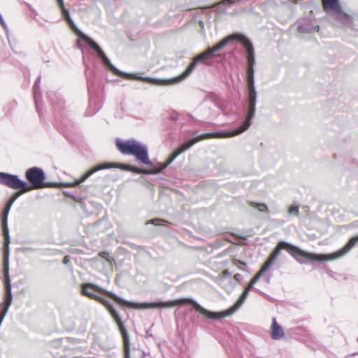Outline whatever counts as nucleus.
Returning a JSON list of instances; mask_svg holds the SVG:
<instances>
[{
  "mask_svg": "<svg viewBox=\"0 0 358 358\" xmlns=\"http://www.w3.org/2000/svg\"><path fill=\"white\" fill-rule=\"evenodd\" d=\"M357 242L358 236H353L349 239L347 243L341 250L329 255H324L308 252L286 241H281L278 242L275 248L273 250L264 265L266 268H269L279 256L281 250H287L300 264H306L308 261L321 262L334 260L348 254L356 245Z\"/></svg>",
  "mask_w": 358,
  "mask_h": 358,
  "instance_id": "f257e3e1",
  "label": "nucleus"
},
{
  "mask_svg": "<svg viewBox=\"0 0 358 358\" xmlns=\"http://www.w3.org/2000/svg\"><path fill=\"white\" fill-rule=\"evenodd\" d=\"M94 292L102 294L108 297H109L110 299L114 301L115 303H117L120 306H127L132 308H145L149 309L150 308H145L144 307L145 304L146 303H136L134 302H131L129 301H127L120 296H118L117 294L113 293L112 292L108 291L105 289L104 288H102L95 284L92 283H85L82 285V294L83 295L89 297L91 299L95 300L100 303H101L104 307L107 308L108 312L110 313V315L113 318V320L117 322H120V317L119 314L117 313V310L115 309L113 306L106 299H103V297L94 294ZM151 302L150 303H152Z\"/></svg>",
  "mask_w": 358,
  "mask_h": 358,
  "instance_id": "f03ea898",
  "label": "nucleus"
},
{
  "mask_svg": "<svg viewBox=\"0 0 358 358\" xmlns=\"http://www.w3.org/2000/svg\"><path fill=\"white\" fill-rule=\"evenodd\" d=\"M248 292L244 290L238 301L229 309L222 312H213L203 308L195 300L188 298L178 299L169 301H159V303H145V308H171L173 306H180L185 303H190L196 311L200 313L208 318L217 320L229 317L235 313L244 303L248 297Z\"/></svg>",
  "mask_w": 358,
  "mask_h": 358,
  "instance_id": "7ed1b4c3",
  "label": "nucleus"
},
{
  "mask_svg": "<svg viewBox=\"0 0 358 358\" xmlns=\"http://www.w3.org/2000/svg\"><path fill=\"white\" fill-rule=\"evenodd\" d=\"M243 36V34L241 33H234L233 34L229 35L213 47L208 48L205 51L199 54L193 58L192 62L189 64L185 71H184L180 76L172 79L166 80L167 82H169L167 85L178 83L187 78L195 69L199 62H201L205 65H210L208 62V59L216 57L217 55L216 52L223 49L228 43L234 41L241 43Z\"/></svg>",
  "mask_w": 358,
  "mask_h": 358,
  "instance_id": "20e7f679",
  "label": "nucleus"
},
{
  "mask_svg": "<svg viewBox=\"0 0 358 358\" xmlns=\"http://www.w3.org/2000/svg\"><path fill=\"white\" fill-rule=\"evenodd\" d=\"M90 43L88 45L93 49L99 56V57L102 60L103 64L107 67V69L111 71L113 74L128 79H134L137 80L145 81L152 85H167L169 82L166 80V79H158L153 78L150 77H143L140 76H137L136 74H129L125 72H123L119 69H117L110 61L108 57L105 55L101 47L94 41L89 40Z\"/></svg>",
  "mask_w": 358,
  "mask_h": 358,
  "instance_id": "39448f33",
  "label": "nucleus"
},
{
  "mask_svg": "<svg viewBox=\"0 0 358 358\" xmlns=\"http://www.w3.org/2000/svg\"><path fill=\"white\" fill-rule=\"evenodd\" d=\"M324 10L333 15L343 27L358 29V14L350 15L343 10L338 0H322Z\"/></svg>",
  "mask_w": 358,
  "mask_h": 358,
  "instance_id": "423d86ee",
  "label": "nucleus"
},
{
  "mask_svg": "<svg viewBox=\"0 0 358 358\" xmlns=\"http://www.w3.org/2000/svg\"><path fill=\"white\" fill-rule=\"evenodd\" d=\"M116 146L122 154L134 155L142 164L152 166L148 157L147 146L141 144L138 141L133 138L126 141L117 139Z\"/></svg>",
  "mask_w": 358,
  "mask_h": 358,
  "instance_id": "0eeeda50",
  "label": "nucleus"
},
{
  "mask_svg": "<svg viewBox=\"0 0 358 358\" xmlns=\"http://www.w3.org/2000/svg\"><path fill=\"white\" fill-rule=\"evenodd\" d=\"M24 176L29 182L28 189H26L27 192L35 189L55 187L58 186V184L55 182H45L46 176L44 171L37 166L28 169L25 171Z\"/></svg>",
  "mask_w": 358,
  "mask_h": 358,
  "instance_id": "6e6552de",
  "label": "nucleus"
},
{
  "mask_svg": "<svg viewBox=\"0 0 358 358\" xmlns=\"http://www.w3.org/2000/svg\"><path fill=\"white\" fill-rule=\"evenodd\" d=\"M1 229L3 236V272L4 281H10L9 277V257L10 237L8 227V218L1 217Z\"/></svg>",
  "mask_w": 358,
  "mask_h": 358,
  "instance_id": "1a4fd4ad",
  "label": "nucleus"
},
{
  "mask_svg": "<svg viewBox=\"0 0 358 358\" xmlns=\"http://www.w3.org/2000/svg\"><path fill=\"white\" fill-rule=\"evenodd\" d=\"M243 132L238 127L236 129L231 131H222V132H209L205 133L200 135L196 136V137L192 138L185 142H184L181 145H180L182 148H184V151L190 148L195 143L199 141H201L204 139L216 138H230L237 135L242 134Z\"/></svg>",
  "mask_w": 358,
  "mask_h": 358,
  "instance_id": "9d476101",
  "label": "nucleus"
},
{
  "mask_svg": "<svg viewBox=\"0 0 358 358\" xmlns=\"http://www.w3.org/2000/svg\"><path fill=\"white\" fill-rule=\"evenodd\" d=\"M0 184L13 189H20V194L26 193V189H28V183L18 176L8 173L0 172Z\"/></svg>",
  "mask_w": 358,
  "mask_h": 358,
  "instance_id": "9b49d317",
  "label": "nucleus"
},
{
  "mask_svg": "<svg viewBox=\"0 0 358 358\" xmlns=\"http://www.w3.org/2000/svg\"><path fill=\"white\" fill-rule=\"evenodd\" d=\"M257 99V90L247 91L248 110L245 121L238 127L242 132L246 131L251 124V120L255 117Z\"/></svg>",
  "mask_w": 358,
  "mask_h": 358,
  "instance_id": "f8f14e48",
  "label": "nucleus"
},
{
  "mask_svg": "<svg viewBox=\"0 0 358 358\" xmlns=\"http://www.w3.org/2000/svg\"><path fill=\"white\" fill-rule=\"evenodd\" d=\"M116 168L120 169L124 171H130L131 165L119 164V163H112V162H106L102 164H99L90 169H89L83 176L76 181V185H78L85 181L89 177H90L94 173L104 170L108 169Z\"/></svg>",
  "mask_w": 358,
  "mask_h": 358,
  "instance_id": "ddd939ff",
  "label": "nucleus"
},
{
  "mask_svg": "<svg viewBox=\"0 0 358 358\" xmlns=\"http://www.w3.org/2000/svg\"><path fill=\"white\" fill-rule=\"evenodd\" d=\"M241 43L245 48L246 52V59H247V68L246 73H252L255 72V65L256 64L255 56V49L252 45V42L249 38H248L245 35H243V38L241 41Z\"/></svg>",
  "mask_w": 358,
  "mask_h": 358,
  "instance_id": "4468645a",
  "label": "nucleus"
},
{
  "mask_svg": "<svg viewBox=\"0 0 358 358\" xmlns=\"http://www.w3.org/2000/svg\"><path fill=\"white\" fill-rule=\"evenodd\" d=\"M294 26L298 33L309 34L315 31H318L320 27L313 23V20L310 17H304L299 19L295 22Z\"/></svg>",
  "mask_w": 358,
  "mask_h": 358,
  "instance_id": "2eb2a0df",
  "label": "nucleus"
},
{
  "mask_svg": "<svg viewBox=\"0 0 358 358\" xmlns=\"http://www.w3.org/2000/svg\"><path fill=\"white\" fill-rule=\"evenodd\" d=\"M183 152L184 148H182L180 146H179L169 156L166 163H159V166L157 167L153 166L151 169H150L149 171H157V172L155 174L159 173L164 169H165L169 164H171L174 161V159Z\"/></svg>",
  "mask_w": 358,
  "mask_h": 358,
  "instance_id": "dca6fc26",
  "label": "nucleus"
},
{
  "mask_svg": "<svg viewBox=\"0 0 358 358\" xmlns=\"http://www.w3.org/2000/svg\"><path fill=\"white\" fill-rule=\"evenodd\" d=\"M117 324L120 329V331L122 334L123 341H124V358H130L129 357V335L125 329L122 320L120 322H117Z\"/></svg>",
  "mask_w": 358,
  "mask_h": 358,
  "instance_id": "f3484780",
  "label": "nucleus"
},
{
  "mask_svg": "<svg viewBox=\"0 0 358 358\" xmlns=\"http://www.w3.org/2000/svg\"><path fill=\"white\" fill-rule=\"evenodd\" d=\"M285 336V332L280 325H279L275 318H273L271 327V337L273 340H280Z\"/></svg>",
  "mask_w": 358,
  "mask_h": 358,
  "instance_id": "a211bd4d",
  "label": "nucleus"
},
{
  "mask_svg": "<svg viewBox=\"0 0 358 358\" xmlns=\"http://www.w3.org/2000/svg\"><path fill=\"white\" fill-rule=\"evenodd\" d=\"M71 30L84 42H85L87 45L90 43L89 40H92L90 37L85 35L84 33H83L76 25L72 18H69V21H66Z\"/></svg>",
  "mask_w": 358,
  "mask_h": 358,
  "instance_id": "6ab92c4d",
  "label": "nucleus"
},
{
  "mask_svg": "<svg viewBox=\"0 0 358 358\" xmlns=\"http://www.w3.org/2000/svg\"><path fill=\"white\" fill-rule=\"evenodd\" d=\"M71 30L84 42H85L87 45L90 43L89 40H92L90 37L85 35L84 33H83L76 25L72 18H69V21H66Z\"/></svg>",
  "mask_w": 358,
  "mask_h": 358,
  "instance_id": "aec40b11",
  "label": "nucleus"
},
{
  "mask_svg": "<svg viewBox=\"0 0 358 358\" xmlns=\"http://www.w3.org/2000/svg\"><path fill=\"white\" fill-rule=\"evenodd\" d=\"M71 30L84 42H85L87 45L90 43L89 40H92L90 37L85 35L84 33H83L76 25L72 18H69V21H66Z\"/></svg>",
  "mask_w": 358,
  "mask_h": 358,
  "instance_id": "412c9836",
  "label": "nucleus"
},
{
  "mask_svg": "<svg viewBox=\"0 0 358 358\" xmlns=\"http://www.w3.org/2000/svg\"><path fill=\"white\" fill-rule=\"evenodd\" d=\"M262 8L266 11L272 14L279 10L280 7L275 0H268L261 6Z\"/></svg>",
  "mask_w": 358,
  "mask_h": 358,
  "instance_id": "4be33fe9",
  "label": "nucleus"
},
{
  "mask_svg": "<svg viewBox=\"0 0 358 358\" xmlns=\"http://www.w3.org/2000/svg\"><path fill=\"white\" fill-rule=\"evenodd\" d=\"M20 196V193L19 192H15L10 199L8 201L6 206L3 208V213H2V217H6L8 218V215L10 211V209L11 206H13V203L16 201V199Z\"/></svg>",
  "mask_w": 358,
  "mask_h": 358,
  "instance_id": "5701e85b",
  "label": "nucleus"
},
{
  "mask_svg": "<svg viewBox=\"0 0 358 358\" xmlns=\"http://www.w3.org/2000/svg\"><path fill=\"white\" fill-rule=\"evenodd\" d=\"M247 91L256 90L255 72L246 73Z\"/></svg>",
  "mask_w": 358,
  "mask_h": 358,
  "instance_id": "b1692460",
  "label": "nucleus"
},
{
  "mask_svg": "<svg viewBox=\"0 0 358 358\" xmlns=\"http://www.w3.org/2000/svg\"><path fill=\"white\" fill-rule=\"evenodd\" d=\"M130 171L138 173V174H155L157 172V171H149L148 169H141L136 166H131Z\"/></svg>",
  "mask_w": 358,
  "mask_h": 358,
  "instance_id": "393cba45",
  "label": "nucleus"
},
{
  "mask_svg": "<svg viewBox=\"0 0 358 358\" xmlns=\"http://www.w3.org/2000/svg\"><path fill=\"white\" fill-rule=\"evenodd\" d=\"M268 268H266L265 266L263 264L260 270L253 276V278L251 279L250 282L251 284H255L259 278L268 270Z\"/></svg>",
  "mask_w": 358,
  "mask_h": 358,
  "instance_id": "a878e982",
  "label": "nucleus"
},
{
  "mask_svg": "<svg viewBox=\"0 0 358 358\" xmlns=\"http://www.w3.org/2000/svg\"><path fill=\"white\" fill-rule=\"evenodd\" d=\"M57 3L62 11V14H63L65 21H69V19L71 18V17L70 16L69 10L65 9V8H64V3L63 0H57Z\"/></svg>",
  "mask_w": 358,
  "mask_h": 358,
  "instance_id": "bb28decb",
  "label": "nucleus"
},
{
  "mask_svg": "<svg viewBox=\"0 0 358 358\" xmlns=\"http://www.w3.org/2000/svg\"><path fill=\"white\" fill-rule=\"evenodd\" d=\"M250 206L252 208H257L260 212H266L268 210L267 206L264 203L251 202Z\"/></svg>",
  "mask_w": 358,
  "mask_h": 358,
  "instance_id": "cd10ccee",
  "label": "nucleus"
},
{
  "mask_svg": "<svg viewBox=\"0 0 358 358\" xmlns=\"http://www.w3.org/2000/svg\"><path fill=\"white\" fill-rule=\"evenodd\" d=\"M40 79H41V77H38L37 78V80L35 81L34 86H33V93H34L36 105H37V95H38V93L39 92Z\"/></svg>",
  "mask_w": 358,
  "mask_h": 358,
  "instance_id": "c85d7f7f",
  "label": "nucleus"
},
{
  "mask_svg": "<svg viewBox=\"0 0 358 358\" xmlns=\"http://www.w3.org/2000/svg\"><path fill=\"white\" fill-rule=\"evenodd\" d=\"M165 222L166 221L164 220L155 218V219H152V220L148 221L145 223V224L148 225V224H153V225H156V226H159V225H162L161 222Z\"/></svg>",
  "mask_w": 358,
  "mask_h": 358,
  "instance_id": "c756f323",
  "label": "nucleus"
},
{
  "mask_svg": "<svg viewBox=\"0 0 358 358\" xmlns=\"http://www.w3.org/2000/svg\"><path fill=\"white\" fill-rule=\"evenodd\" d=\"M224 5H225L224 3H222V1H221L219 3H216L214 6V7H215L217 8V10L219 13H226L227 10H226L225 8L224 7Z\"/></svg>",
  "mask_w": 358,
  "mask_h": 358,
  "instance_id": "7c9ffc66",
  "label": "nucleus"
},
{
  "mask_svg": "<svg viewBox=\"0 0 358 358\" xmlns=\"http://www.w3.org/2000/svg\"><path fill=\"white\" fill-rule=\"evenodd\" d=\"M99 255L103 258L106 259L108 262H110L111 260H114L113 258L109 259V253L107 251H101L99 252Z\"/></svg>",
  "mask_w": 358,
  "mask_h": 358,
  "instance_id": "2f4dec72",
  "label": "nucleus"
},
{
  "mask_svg": "<svg viewBox=\"0 0 358 358\" xmlns=\"http://www.w3.org/2000/svg\"><path fill=\"white\" fill-rule=\"evenodd\" d=\"M357 227V224H356L355 222H353V223H350L349 224L340 226L339 227L341 229H345L348 230L350 229L355 228Z\"/></svg>",
  "mask_w": 358,
  "mask_h": 358,
  "instance_id": "473e14b6",
  "label": "nucleus"
},
{
  "mask_svg": "<svg viewBox=\"0 0 358 358\" xmlns=\"http://www.w3.org/2000/svg\"><path fill=\"white\" fill-rule=\"evenodd\" d=\"M289 213L290 214H298L299 213V207L296 206H292L289 208Z\"/></svg>",
  "mask_w": 358,
  "mask_h": 358,
  "instance_id": "72a5a7b5",
  "label": "nucleus"
},
{
  "mask_svg": "<svg viewBox=\"0 0 358 358\" xmlns=\"http://www.w3.org/2000/svg\"><path fill=\"white\" fill-rule=\"evenodd\" d=\"M63 264H65V265H68L69 263L70 262V257L68 255H66L64 259H63Z\"/></svg>",
  "mask_w": 358,
  "mask_h": 358,
  "instance_id": "f704fd0d",
  "label": "nucleus"
},
{
  "mask_svg": "<svg viewBox=\"0 0 358 358\" xmlns=\"http://www.w3.org/2000/svg\"><path fill=\"white\" fill-rule=\"evenodd\" d=\"M253 285H254V284H251V282H250L244 290L249 292L250 291V289L252 288Z\"/></svg>",
  "mask_w": 358,
  "mask_h": 358,
  "instance_id": "c9c22d12",
  "label": "nucleus"
},
{
  "mask_svg": "<svg viewBox=\"0 0 358 358\" xmlns=\"http://www.w3.org/2000/svg\"><path fill=\"white\" fill-rule=\"evenodd\" d=\"M269 279H270V276H268V277L266 278V280H267V282H268V281H269Z\"/></svg>",
  "mask_w": 358,
  "mask_h": 358,
  "instance_id": "e433bc0d",
  "label": "nucleus"
},
{
  "mask_svg": "<svg viewBox=\"0 0 358 358\" xmlns=\"http://www.w3.org/2000/svg\"><path fill=\"white\" fill-rule=\"evenodd\" d=\"M357 341H358V338H357Z\"/></svg>",
  "mask_w": 358,
  "mask_h": 358,
  "instance_id": "4c0bfd02",
  "label": "nucleus"
}]
</instances>
